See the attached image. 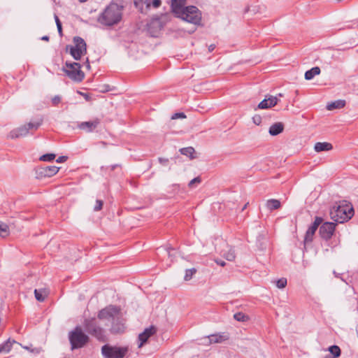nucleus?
Returning a JSON list of instances; mask_svg holds the SVG:
<instances>
[{"mask_svg":"<svg viewBox=\"0 0 358 358\" xmlns=\"http://www.w3.org/2000/svg\"><path fill=\"white\" fill-rule=\"evenodd\" d=\"M329 352L334 355V357H338L341 355V350L337 345H332L329 348Z\"/></svg>","mask_w":358,"mask_h":358,"instance_id":"nucleus-29","label":"nucleus"},{"mask_svg":"<svg viewBox=\"0 0 358 358\" xmlns=\"http://www.w3.org/2000/svg\"><path fill=\"white\" fill-rule=\"evenodd\" d=\"M41 40L43 41H49V36H44L41 38Z\"/></svg>","mask_w":358,"mask_h":358,"instance_id":"nucleus-46","label":"nucleus"},{"mask_svg":"<svg viewBox=\"0 0 358 358\" xmlns=\"http://www.w3.org/2000/svg\"><path fill=\"white\" fill-rule=\"evenodd\" d=\"M103 204V201L97 199L96 201V205L94 207V210L99 211V210H101Z\"/></svg>","mask_w":358,"mask_h":358,"instance_id":"nucleus-34","label":"nucleus"},{"mask_svg":"<svg viewBox=\"0 0 358 358\" xmlns=\"http://www.w3.org/2000/svg\"><path fill=\"white\" fill-rule=\"evenodd\" d=\"M333 149V146L330 143L327 142H317L315 144L314 150L317 152L322 151H329Z\"/></svg>","mask_w":358,"mask_h":358,"instance_id":"nucleus-18","label":"nucleus"},{"mask_svg":"<svg viewBox=\"0 0 358 358\" xmlns=\"http://www.w3.org/2000/svg\"><path fill=\"white\" fill-rule=\"evenodd\" d=\"M157 331L156 328L154 326H151L148 328H146L143 332L139 334L138 340L140 341L138 344V348H141L148 340V338L154 335Z\"/></svg>","mask_w":358,"mask_h":358,"instance_id":"nucleus-15","label":"nucleus"},{"mask_svg":"<svg viewBox=\"0 0 358 358\" xmlns=\"http://www.w3.org/2000/svg\"><path fill=\"white\" fill-rule=\"evenodd\" d=\"M224 257L228 261H234L236 258L234 250L233 249H230L227 253L224 255Z\"/></svg>","mask_w":358,"mask_h":358,"instance_id":"nucleus-31","label":"nucleus"},{"mask_svg":"<svg viewBox=\"0 0 358 358\" xmlns=\"http://www.w3.org/2000/svg\"><path fill=\"white\" fill-rule=\"evenodd\" d=\"M100 124V120L95 118L92 121L82 122L78 124V127L86 132H92L94 131Z\"/></svg>","mask_w":358,"mask_h":358,"instance_id":"nucleus-14","label":"nucleus"},{"mask_svg":"<svg viewBox=\"0 0 358 358\" xmlns=\"http://www.w3.org/2000/svg\"><path fill=\"white\" fill-rule=\"evenodd\" d=\"M64 358H69V357H64Z\"/></svg>","mask_w":358,"mask_h":358,"instance_id":"nucleus-55","label":"nucleus"},{"mask_svg":"<svg viewBox=\"0 0 358 358\" xmlns=\"http://www.w3.org/2000/svg\"><path fill=\"white\" fill-rule=\"evenodd\" d=\"M62 71L73 81L81 82L85 78V73L81 70V65L78 62H66Z\"/></svg>","mask_w":358,"mask_h":358,"instance_id":"nucleus-6","label":"nucleus"},{"mask_svg":"<svg viewBox=\"0 0 358 358\" xmlns=\"http://www.w3.org/2000/svg\"><path fill=\"white\" fill-rule=\"evenodd\" d=\"M279 101V99L278 96H266L265 99L262 100L257 106V108H255L256 110L257 109H268L271 107L275 106L278 102Z\"/></svg>","mask_w":358,"mask_h":358,"instance_id":"nucleus-13","label":"nucleus"},{"mask_svg":"<svg viewBox=\"0 0 358 358\" xmlns=\"http://www.w3.org/2000/svg\"><path fill=\"white\" fill-rule=\"evenodd\" d=\"M55 20L57 25H58L59 24H62L59 17L56 15H55Z\"/></svg>","mask_w":358,"mask_h":358,"instance_id":"nucleus-45","label":"nucleus"},{"mask_svg":"<svg viewBox=\"0 0 358 358\" xmlns=\"http://www.w3.org/2000/svg\"><path fill=\"white\" fill-rule=\"evenodd\" d=\"M61 101V97L58 95L55 96L52 99V103L54 106H57Z\"/></svg>","mask_w":358,"mask_h":358,"instance_id":"nucleus-39","label":"nucleus"},{"mask_svg":"<svg viewBox=\"0 0 358 358\" xmlns=\"http://www.w3.org/2000/svg\"><path fill=\"white\" fill-rule=\"evenodd\" d=\"M72 350L84 347L89 341V336L83 333L80 327H76L69 334Z\"/></svg>","mask_w":358,"mask_h":358,"instance_id":"nucleus-5","label":"nucleus"},{"mask_svg":"<svg viewBox=\"0 0 358 358\" xmlns=\"http://www.w3.org/2000/svg\"><path fill=\"white\" fill-rule=\"evenodd\" d=\"M161 3V0H151V6L157 8L160 6Z\"/></svg>","mask_w":358,"mask_h":358,"instance_id":"nucleus-38","label":"nucleus"},{"mask_svg":"<svg viewBox=\"0 0 358 358\" xmlns=\"http://www.w3.org/2000/svg\"><path fill=\"white\" fill-rule=\"evenodd\" d=\"M252 122L256 125H259L262 123V117L259 115H255L252 117Z\"/></svg>","mask_w":358,"mask_h":358,"instance_id":"nucleus-36","label":"nucleus"},{"mask_svg":"<svg viewBox=\"0 0 358 358\" xmlns=\"http://www.w3.org/2000/svg\"><path fill=\"white\" fill-rule=\"evenodd\" d=\"M320 69L318 66L313 67L305 73V79L310 80H312L315 76L320 73Z\"/></svg>","mask_w":358,"mask_h":358,"instance_id":"nucleus-21","label":"nucleus"},{"mask_svg":"<svg viewBox=\"0 0 358 358\" xmlns=\"http://www.w3.org/2000/svg\"><path fill=\"white\" fill-rule=\"evenodd\" d=\"M152 23V24H159V22L158 21H153Z\"/></svg>","mask_w":358,"mask_h":358,"instance_id":"nucleus-49","label":"nucleus"},{"mask_svg":"<svg viewBox=\"0 0 358 358\" xmlns=\"http://www.w3.org/2000/svg\"><path fill=\"white\" fill-rule=\"evenodd\" d=\"M168 159H164V158H159V162L162 164H166L167 162H168Z\"/></svg>","mask_w":358,"mask_h":358,"instance_id":"nucleus-42","label":"nucleus"},{"mask_svg":"<svg viewBox=\"0 0 358 358\" xmlns=\"http://www.w3.org/2000/svg\"><path fill=\"white\" fill-rule=\"evenodd\" d=\"M75 45H66V51H69L71 55L76 60L80 59L81 57L87 52V45L85 41L79 37L76 36L73 38Z\"/></svg>","mask_w":358,"mask_h":358,"instance_id":"nucleus-9","label":"nucleus"},{"mask_svg":"<svg viewBox=\"0 0 358 358\" xmlns=\"http://www.w3.org/2000/svg\"><path fill=\"white\" fill-rule=\"evenodd\" d=\"M55 158V155L50 153V154H45V155H42L40 157V160L43 161V162H50V161L53 160Z\"/></svg>","mask_w":358,"mask_h":358,"instance_id":"nucleus-32","label":"nucleus"},{"mask_svg":"<svg viewBox=\"0 0 358 358\" xmlns=\"http://www.w3.org/2000/svg\"><path fill=\"white\" fill-rule=\"evenodd\" d=\"M168 254H169V256L171 257V252L170 251H168Z\"/></svg>","mask_w":358,"mask_h":358,"instance_id":"nucleus-53","label":"nucleus"},{"mask_svg":"<svg viewBox=\"0 0 358 358\" xmlns=\"http://www.w3.org/2000/svg\"><path fill=\"white\" fill-rule=\"evenodd\" d=\"M345 101L344 100H337V101H333V102L329 103L327 106V108L329 110H332L334 109L342 108L345 106Z\"/></svg>","mask_w":358,"mask_h":358,"instance_id":"nucleus-22","label":"nucleus"},{"mask_svg":"<svg viewBox=\"0 0 358 358\" xmlns=\"http://www.w3.org/2000/svg\"><path fill=\"white\" fill-rule=\"evenodd\" d=\"M196 270L194 268L187 269L184 277L185 280L188 281L192 279V276L196 273Z\"/></svg>","mask_w":358,"mask_h":358,"instance_id":"nucleus-28","label":"nucleus"},{"mask_svg":"<svg viewBox=\"0 0 358 358\" xmlns=\"http://www.w3.org/2000/svg\"><path fill=\"white\" fill-rule=\"evenodd\" d=\"M283 130L284 124L282 122H275L270 127L268 133L271 136H277L282 133Z\"/></svg>","mask_w":358,"mask_h":358,"instance_id":"nucleus-17","label":"nucleus"},{"mask_svg":"<svg viewBox=\"0 0 358 358\" xmlns=\"http://www.w3.org/2000/svg\"><path fill=\"white\" fill-rule=\"evenodd\" d=\"M334 273L336 275V277H338V275H337V273L335 271H334Z\"/></svg>","mask_w":358,"mask_h":358,"instance_id":"nucleus-54","label":"nucleus"},{"mask_svg":"<svg viewBox=\"0 0 358 358\" xmlns=\"http://www.w3.org/2000/svg\"><path fill=\"white\" fill-rule=\"evenodd\" d=\"M215 45H214V44H211V45H210L208 46V50H209V52H212V51H213V50H215Z\"/></svg>","mask_w":358,"mask_h":358,"instance_id":"nucleus-44","label":"nucleus"},{"mask_svg":"<svg viewBox=\"0 0 358 358\" xmlns=\"http://www.w3.org/2000/svg\"><path fill=\"white\" fill-rule=\"evenodd\" d=\"M84 328L87 333L99 341H106V331L97 324L94 318L85 320Z\"/></svg>","mask_w":358,"mask_h":358,"instance_id":"nucleus-8","label":"nucleus"},{"mask_svg":"<svg viewBox=\"0 0 358 358\" xmlns=\"http://www.w3.org/2000/svg\"><path fill=\"white\" fill-rule=\"evenodd\" d=\"M122 6L111 2L99 15L98 22L108 27L117 24L122 18Z\"/></svg>","mask_w":358,"mask_h":358,"instance_id":"nucleus-3","label":"nucleus"},{"mask_svg":"<svg viewBox=\"0 0 358 358\" xmlns=\"http://www.w3.org/2000/svg\"><path fill=\"white\" fill-rule=\"evenodd\" d=\"M136 7H140L141 4H145L146 8L151 7V0H134Z\"/></svg>","mask_w":358,"mask_h":358,"instance_id":"nucleus-30","label":"nucleus"},{"mask_svg":"<svg viewBox=\"0 0 358 358\" xmlns=\"http://www.w3.org/2000/svg\"><path fill=\"white\" fill-rule=\"evenodd\" d=\"M234 318L238 322H245L249 320V317L241 312L235 313L234 315Z\"/></svg>","mask_w":358,"mask_h":358,"instance_id":"nucleus-27","label":"nucleus"},{"mask_svg":"<svg viewBox=\"0 0 358 358\" xmlns=\"http://www.w3.org/2000/svg\"><path fill=\"white\" fill-rule=\"evenodd\" d=\"M129 352L127 346L104 345L101 348V354L104 358H124Z\"/></svg>","mask_w":358,"mask_h":358,"instance_id":"nucleus-7","label":"nucleus"},{"mask_svg":"<svg viewBox=\"0 0 358 358\" xmlns=\"http://www.w3.org/2000/svg\"><path fill=\"white\" fill-rule=\"evenodd\" d=\"M280 201L274 199H268L266 203V208L271 211L280 208Z\"/></svg>","mask_w":358,"mask_h":358,"instance_id":"nucleus-24","label":"nucleus"},{"mask_svg":"<svg viewBox=\"0 0 358 358\" xmlns=\"http://www.w3.org/2000/svg\"><path fill=\"white\" fill-rule=\"evenodd\" d=\"M215 262H216L217 264H218L221 266H224L226 264V263L223 260H221V259H215Z\"/></svg>","mask_w":358,"mask_h":358,"instance_id":"nucleus-41","label":"nucleus"},{"mask_svg":"<svg viewBox=\"0 0 358 358\" xmlns=\"http://www.w3.org/2000/svg\"><path fill=\"white\" fill-rule=\"evenodd\" d=\"M247 204H245L243 208H242V210H244L245 208H246Z\"/></svg>","mask_w":358,"mask_h":358,"instance_id":"nucleus-51","label":"nucleus"},{"mask_svg":"<svg viewBox=\"0 0 358 358\" xmlns=\"http://www.w3.org/2000/svg\"><path fill=\"white\" fill-rule=\"evenodd\" d=\"M208 341V343H219L226 340V338L223 335L220 334H212L205 338Z\"/></svg>","mask_w":358,"mask_h":358,"instance_id":"nucleus-19","label":"nucleus"},{"mask_svg":"<svg viewBox=\"0 0 358 358\" xmlns=\"http://www.w3.org/2000/svg\"><path fill=\"white\" fill-rule=\"evenodd\" d=\"M287 283V279L285 278H282L280 279H278L276 281V286L279 289H282V288H285L286 287Z\"/></svg>","mask_w":358,"mask_h":358,"instance_id":"nucleus-33","label":"nucleus"},{"mask_svg":"<svg viewBox=\"0 0 358 358\" xmlns=\"http://www.w3.org/2000/svg\"><path fill=\"white\" fill-rule=\"evenodd\" d=\"M322 218L316 217L313 223L308 229L304 238L305 243H310L318 227L322 224Z\"/></svg>","mask_w":358,"mask_h":358,"instance_id":"nucleus-12","label":"nucleus"},{"mask_svg":"<svg viewBox=\"0 0 358 358\" xmlns=\"http://www.w3.org/2000/svg\"><path fill=\"white\" fill-rule=\"evenodd\" d=\"M201 182V179L200 177H196L194 178V179H192L189 182V187H193L194 185V184H199L200 182Z\"/></svg>","mask_w":358,"mask_h":358,"instance_id":"nucleus-35","label":"nucleus"},{"mask_svg":"<svg viewBox=\"0 0 358 358\" xmlns=\"http://www.w3.org/2000/svg\"><path fill=\"white\" fill-rule=\"evenodd\" d=\"M34 294L37 301H43L48 296V292L45 289H36Z\"/></svg>","mask_w":358,"mask_h":358,"instance_id":"nucleus-25","label":"nucleus"},{"mask_svg":"<svg viewBox=\"0 0 358 358\" xmlns=\"http://www.w3.org/2000/svg\"><path fill=\"white\" fill-rule=\"evenodd\" d=\"M353 215V208L348 205L334 206L330 211L331 218L339 223L350 220Z\"/></svg>","mask_w":358,"mask_h":358,"instance_id":"nucleus-4","label":"nucleus"},{"mask_svg":"<svg viewBox=\"0 0 358 358\" xmlns=\"http://www.w3.org/2000/svg\"><path fill=\"white\" fill-rule=\"evenodd\" d=\"M282 96H283V95H282V94H281V93H279V94H278V96H280V97H282Z\"/></svg>","mask_w":358,"mask_h":358,"instance_id":"nucleus-50","label":"nucleus"},{"mask_svg":"<svg viewBox=\"0 0 358 358\" xmlns=\"http://www.w3.org/2000/svg\"><path fill=\"white\" fill-rule=\"evenodd\" d=\"M187 0H171V9L176 17L192 23L199 24L201 20V13L194 6H185Z\"/></svg>","mask_w":358,"mask_h":358,"instance_id":"nucleus-2","label":"nucleus"},{"mask_svg":"<svg viewBox=\"0 0 358 358\" xmlns=\"http://www.w3.org/2000/svg\"><path fill=\"white\" fill-rule=\"evenodd\" d=\"M67 159V157L66 156H61V157H59L56 162H58V163H62V162H66Z\"/></svg>","mask_w":358,"mask_h":358,"instance_id":"nucleus-40","label":"nucleus"},{"mask_svg":"<svg viewBox=\"0 0 358 358\" xmlns=\"http://www.w3.org/2000/svg\"><path fill=\"white\" fill-rule=\"evenodd\" d=\"M180 152L185 156L189 157L191 159L196 158L195 155V150L192 147L183 148L180 149Z\"/></svg>","mask_w":358,"mask_h":358,"instance_id":"nucleus-23","label":"nucleus"},{"mask_svg":"<svg viewBox=\"0 0 358 358\" xmlns=\"http://www.w3.org/2000/svg\"><path fill=\"white\" fill-rule=\"evenodd\" d=\"M59 170V167L56 166H47L41 167L38 169V174L44 177H52L55 176Z\"/></svg>","mask_w":358,"mask_h":358,"instance_id":"nucleus-16","label":"nucleus"},{"mask_svg":"<svg viewBox=\"0 0 358 358\" xmlns=\"http://www.w3.org/2000/svg\"><path fill=\"white\" fill-rule=\"evenodd\" d=\"M15 343V341H11L10 338L8 339L3 344L0 345V353H8L11 349L13 344Z\"/></svg>","mask_w":358,"mask_h":358,"instance_id":"nucleus-20","label":"nucleus"},{"mask_svg":"<svg viewBox=\"0 0 358 358\" xmlns=\"http://www.w3.org/2000/svg\"><path fill=\"white\" fill-rule=\"evenodd\" d=\"M57 29H58V32L60 36L62 35V24H59L58 25H57Z\"/></svg>","mask_w":358,"mask_h":358,"instance_id":"nucleus-43","label":"nucleus"},{"mask_svg":"<svg viewBox=\"0 0 358 358\" xmlns=\"http://www.w3.org/2000/svg\"><path fill=\"white\" fill-rule=\"evenodd\" d=\"M86 62H87L86 67H87V69H90V63H89V60H88V59H87Z\"/></svg>","mask_w":358,"mask_h":358,"instance_id":"nucleus-47","label":"nucleus"},{"mask_svg":"<svg viewBox=\"0 0 358 358\" xmlns=\"http://www.w3.org/2000/svg\"><path fill=\"white\" fill-rule=\"evenodd\" d=\"M9 234L8 226L2 222H0V236L3 238L8 236Z\"/></svg>","mask_w":358,"mask_h":358,"instance_id":"nucleus-26","label":"nucleus"},{"mask_svg":"<svg viewBox=\"0 0 358 358\" xmlns=\"http://www.w3.org/2000/svg\"><path fill=\"white\" fill-rule=\"evenodd\" d=\"M185 117H186V115H185L184 113H176L172 115L171 119L176 120L178 118H185Z\"/></svg>","mask_w":358,"mask_h":358,"instance_id":"nucleus-37","label":"nucleus"},{"mask_svg":"<svg viewBox=\"0 0 358 358\" xmlns=\"http://www.w3.org/2000/svg\"><path fill=\"white\" fill-rule=\"evenodd\" d=\"M336 225V224L334 222H327L323 223L319 229V233L322 238L327 241L330 239L334 233Z\"/></svg>","mask_w":358,"mask_h":358,"instance_id":"nucleus-11","label":"nucleus"},{"mask_svg":"<svg viewBox=\"0 0 358 358\" xmlns=\"http://www.w3.org/2000/svg\"><path fill=\"white\" fill-rule=\"evenodd\" d=\"M98 318L111 323L110 330L113 334L122 333L126 328L124 319L120 308L117 306H108L101 310L98 313Z\"/></svg>","mask_w":358,"mask_h":358,"instance_id":"nucleus-1","label":"nucleus"},{"mask_svg":"<svg viewBox=\"0 0 358 358\" xmlns=\"http://www.w3.org/2000/svg\"><path fill=\"white\" fill-rule=\"evenodd\" d=\"M41 125L40 122L32 123L29 122L27 125H23L18 128L12 130L9 134L8 138H17L20 137L25 136L29 134V131L31 129L36 130Z\"/></svg>","mask_w":358,"mask_h":358,"instance_id":"nucleus-10","label":"nucleus"},{"mask_svg":"<svg viewBox=\"0 0 358 358\" xmlns=\"http://www.w3.org/2000/svg\"><path fill=\"white\" fill-rule=\"evenodd\" d=\"M118 165L117 164H115V165H113L111 166V170H114L116 167H117Z\"/></svg>","mask_w":358,"mask_h":358,"instance_id":"nucleus-48","label":"nucleus"},{"mask_svg":"<svg viewBox=\"0 0 358 358\" xmlns=\"http://www.w3.org/2000/svg\"><path fill=\"white\" fill-rule=\"evenodd\" d=\"M80 2H85L87 0H78Z\"/></svg>","mask_w":358,"mask_h":358,"instance_id":"nucleus-52","label":"nucleus"}]
</instances>
